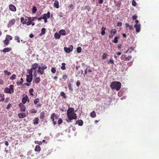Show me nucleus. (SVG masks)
Wrapping results in <instances>:
<instances>
[{
  "label": "nucleus",
  "instance_id": "44",
  "mask_svg": "<svg viewBox=\"0 0 159 159\" xmlns=\"http://www.w3.org/2000/svg\"><path fill=\"white\" fill-rule=\"evenodd\" d=\"M118 38L117 37H115L114 38V40L112 41V42L114 43H116L118 42Z\"/></svg>",
  "mask_w": 159,
  "mask_h": 159
},
{
  "label": "nucleus",
  "instance_id": "3",
  "mask_svg": "<svg viewBox=\"0 0 159 159\" xmlns=\"http://www.w3.org/2000/svg\"><path fill=\"white\" fill-rule=\"evenodd\" d=\"M43 65V64H42V67L40 66L39 67L37 71V73H39L41 75H43L44 74V70L46 69L47 68V66L45 64L42 66Z\"/></svg>",
  "mask_w": 159,
  "mask_h": 159
},
{
  "label": "nucleus",
  "instance_id": "57",
  "mask_svg": "<svg viewBox=\"0 0 159 159\" xmlns=\"http://www.w3.org/2000/svg\"><path fill=\"white\" fill-rule=\"evenodd\" d=\"M28 24L29 25H32V26H34V25L35 23L33 22L30 21V22L28 23Z\"/></svg>",
  "mask_w": 159,
  "mask_h": 159
},
{
  "label": "nucleus",
  "instance_id": "4",
  "mask_svg": "<svg viewBox=\"0 0 159 159\" xmlns=\"http://www.w3.org/2000/svg\"><path fill=\"white\" fill-rule=\"evenodd\" d=\"M30 19H31L30 18L27 16H25V19L24 17H22L20 18L21 22L23 25L25 24L28 26L29 25L28 23L30 22Z\"/></svg>",
  "mask_w": 159,
  "mask_h": 159
},
{
  "label": "nucleus",
  "instance_id": "22",
  "mask_svg": "<svg viewBox=\"0 0 159 159\" xmlns=\"http://www.w3.org/2000/svg\"><path fill=\"white\" fill-rule=\"evenodd\" d=\"M46 32V29L45 28H43L41 30V33L39 34V35L41 36L44 34Z\"/></svg>",
  "mask_w": 159,
  "mask_h": 159
},
{
  "label": "nucleus",
  "instance_id": "14",
  "mask_svg": "<svg viewBox=\"0 0 159 159\" xmlns=\"http://www.w3.org/2000/svg\"><path fill=\"white\" fill-rule=\"evenodd\" d=\"M39 64L37 63H35L32 65L31 69L33 70H36L39 68Z\"/></svg>",
  "mask_w": 159,
  "mask_h": 159
},
{
  "label": "nucleus",
  "instance_id": "52",
  "mask_svg": "<svg viewBox=\"0 0 159 159\" xmlns=\"http://www.w3.org/2000/svg\"><path fill=\"white\" fill-rule=\"evenodd\" d=\"M58 125L61 124L62 122V120L61 118H59L58 120Z\"/></svg>",
  "mask_w": 159,
  "mask_h": 159
},
{
  "label": "nucleus",
  "instance_id": "41",
  "mask_svg": "<svg viewBox=\"0 0 159 159\" xmlns=\"http://www.w3.org/2000/svg\"><path fill=\"white\" fill-rule=\"evenodd\" d=\"M12 39V37L11 36H10V35H6V39H8V40H11Z\"/></svg>",
  "mask_w": 159,
  "mask_h": 159
},
{
  "label": "nucleus",
  "instance_id": "30",
  "mask_svg": "<svg viewBox=\"0 0 159 159\" xmlns=\"http://www.w3.org/2000/svg\"><path fill=\"white\" fill-rule=\"evenodd\" d=\"M34 92V89L33 88L30 89V90H29V93L30 95L32 96H34L33 94V93Z\"/></svg>",
  "mask_w": 159,
  "mask_h": 159
},
{
  "label": "nucleus",
  "instance_id": "51",
  "mask_svg": "<svg viewBox=\"0 0 159 159\" xmlns=\"http://www.w3.org/2000/svg\"><path fill=\"white\" fill-rule=\"evenodd\" d=\"M68 87L70 90L71 91H72L73 90V89L72 87L71 84H68Z\"/></svg>",
  "mask_w": 159,
  "mask_h": 159
},
{
  "label": "nucleus",
  "instance_id": "24",
  "mask_svg": "<svg viewBox=\"0 0 159 159\" xmlns=\"http://www.w3.org/2000/svg\"><path fill=\"white\" fill-rule=\"evenodd\" d=\"M45 117V113L43 111L40 113V118L41 119H43Z\"/></svg>",
  "mask_w": 159,
  "mask_h": 159
},
{
  "label": "nucleus",
  "instance_id": "32",
  "mask_svg": "<svg viewBox=\"0 0 159 159\" xmlns=\"http://www.w3.org/2000/svg\"><path fill=\"white\" fill-rule=\"evenodd\" d=\"M39 119L37 117H36L35 119V120L33 122V123L34 124L37 125L39 123L38 122Z\"/></svg>",
  "mask_w": 159,
  "mask_h": 159
},
{
  "label": "nucleus",
  "instance_id": "17",
  "mask_svg": "<svg viewBox=\"0 0 159 159\" xmlns=\"http://www.w3.org/2000/svg\"><path fill=\"white\" fill-rule=\"evenodd\" d=\"M11 50V48H5L3 49L2 51L4 52H8Z\"/></svg>",
  "mask_w": 159,
  "mask_h": 159
},
{
  "label": "nucleus",
  "instance_id": "39",
  "mask_svg": "<svg viewBox=\"0 0 159 159\" xmlns=\"http://www.w3.org/2000/svg\"><path fill=\"white\" fill-rule=\"evenodd\" d=\"M108 63L109 64H114V60L112 59H110L108 61Z\"/></svg>",
  "mask_w": 159,
  "mask_h": 159
},
{
  "label": "nucleus",
  "instance_id": "38",
  "mask_svg": "<svg viewBox=\"0 0 159 159\" xmlns=\"http://www.w3.org/2000/svg\"><path fill=\"white\" fill-rule=\"evenodd\" d=\"M37 11V9L36 7L35 6L33 7L32 10V13H35Z\"/></svg>",
  "mask_w": 159,
  "mask_h": 159
},
{
  "label": "nucleus",
  "instance_id": "31",
  "mask_svg": "<svg viewBox=\"0 0 159 159\" xmlns=\"http://www.w3.org/2000/svg\"><path fill=\"white\" fill-rule=\"evenodd\" d=\"M134 50V49L132 47H131L127 51H126V53H127V52L131 53L132 51Z\"/></svg>",
  "mask_w": 159,
  "mask_h": 159
},
{
  "label": "nucleus",
  "instance_id": "11",
  "mask_svg": "<svg viewBox=\"0 0 159 159\" xmlns=\"http://www.w3.org/2000/svg\"><path fill=\"white\" fill-rule=\"evenodd\" d=\"M9 9L13 11H16V8L15 6L13 4H10L9 6Z\"/></svg>",
  "mask_w": 159,
  "mask_h": 159
},
{
  "label": "nucleus",
  "instance_id": "18",
  "mask_svg": "<svg viewBox=\"0 0 159 159\" xmlns=\"http://www.w3.org/2000/svg\"><path fill=\"white\" fill-rule=\"evenodd\" d=\"M54 7L57 8H59V2L57 0H55L54 3Z\"/></svg>",
  "mask_w": 159,
  "mask_h": 159
},
{
  "label": "nucleus",
  "instance_id": "59",
  "mask_svg": "<svg viewBox=\"0 0 159 159\" xmlns=\"http://www.w3.org/2000/svg\"><path fill=\"white\" fill-rule=\"evenodd\" d=\"M11 105L10 104H9L7 106V107H6V109H9L11 107Z\"/></svg>",
  "mask_w": 159,
  "mask_h": 159
},
{
  "label": "nucleus",
  "instance_id": "55",
  "mask_svg": "<svg viewBox=\"0 0 159 159\" xmlns=\"http://www.w3.org/2000/svg\"><path fill=\"white\" fill-rule=\"evenodd\" d=\"M131 58V57L130 56H129L128 57L125 58V60L129 61Z\"/></svg>",
  "mask_w": 159,
  "mask_h": 159
},
{
  "label": "nucleus",
  "instance_id": "42",
  "mask_svg": "<svg viewBox=\"0 0 159 159\" xmlns=\"http://www.w3.org/2000/svg\"><path fill=\"white\" fill-rule=\"evenodd\" d=\"M62 66L61 67V69L62 70H65L66 69L65 65L66 64L64 63H62Z\"/></svg>",
  "mask_w": 159,
  "mask_h": 159
},
{
  "label": "nucleus",
  "instance_id": "48",
  "mask_svg": "<svg viewBox=\"0 0 159 159\" xmlns=\"http://www.w3.org/2000/svg\"><path fill=\"white\" fill-rule=\"evenodd\" d=\"M107 54L105 53H104L103 54L102 56V59L104 60L106 59L107 57Z\"/></svg>",
  "mask_w": 159,
  "mask_h": 159
},
{
  "label": "nucleus",
  "instance_id": "15",
  "mask_svg": "<svg viewBox=\"0 0 159 159\" xmlns=\"http://www.w3.org/2000/svg\"><path fill=\"white\" fill-rule=\"evenodd\" d=\"M18 116L20 118H23L26 116V114L24 112L18 114Z\"/></svg>",
  "mask_w": 159,
  "mask_h": 159
},
{
  "label": "nucleus",
  "instance_id": "35",
  "mask_svg": "<svg viewBox=\"0 0 159 159\" xmlns=\"http://www.w3.org/2000/svg\"><path fill=\"white\" fill-rule=\"evenodd\" d=\"M60 95H61L63 97V98H66V94L65 93L63 92H61L60 93Z\"/></svg>",
  "mask_w": 159,
  "mask_h": 159
},
{
  "label": "nucleus",
  "instance_id": "46",
  "mask_svg": "<svg viewBox=\"0 0 159 159\" xmlns=\"http://www.w3.org/2000/svg\"><path fill=\"white\" fill-rule=\"evenodd\" d=\"M56 70L55 67H52L51 69V71L53 73H55L56 72Z\"/></svg>",
  "mask_w": 159,
  "mask_h": 159
},
{
  "label": "nucleus",
  "instance_id": "29",
  "mask_svg": "<svg viewBox=\"0 0 159 159\" xmlns=\"http://www.w3.org/2000/svg\"><path fill=\"white\" fill-rule=\"evenodd\" d=\"M10 88H9L10 90L11 91V92L13 93H14V86L13 85L11 84L9 86Z\"/></svg>",
  "mask_w": 159,
  "mask_h": 159
},
{
  "label": "nucleus",
  "instance_id": "5",
  "mask_svg": "<svg viewBox=\"0 0 159 159\" xmlns=\"http://www.w3.org/2000/svg\"><path fill=\"white\" fill-rule=\"evenodd\" d=\"M73 48V46L71 45L69 48L64 47V50L66 52L68 53L72 51Z\"/></svg>",
  "mask_w": 159,
  "mask_h": 159
},
{
  "label": "nucleus",
  "instance_id": "12",
  "mask_svg": "<svg viewBox=\"0 0 159 159\" xmlns=\"http://www.w3.org/2000/svg\"><path fill=\"white\" fill-rule=\"evenodd\" d=\"M32 76L27 75H26V81L27 82H31L32 80Z\"/></svg>",
  "mask_w": 159,
  "mask_h": 159
},
{
  "label": "nucleus",
  "instance_id": "58",
  "mask_svg": "<svg viewBox=\"0 0 159 159\" xmlns=\"http://www.w3.org/2000/svg\"><path fill=\"white\" fill-rule=\"evenodd\" d=\"M122 23L120 22H119L117 23V25L119 27H120L122 26Z\"/></svg>",
  "mask_w": 159,
  "mask_h": 159
},
{
  "label": "nucleus",
  "instance_id": "47",
  "mask_svg": "<svg viewBox=\"0 0 159 159\" xmlns=\"http://www.w3.org/2000/svg\"><path fill=\"white\" fill-rule=\"evenodd\" d=\"M82 50L81 48L80 47H78L77 48V52L78 53H80Z\"/></svg>",
  "mask_w": 159,
  "mask_h": 159
},
{
  "label": "nucleus",
  "instance_id": "20",
  "mask_svg": "<svg viewBox=\"0 0 159 159\" xmlns=\"http://www.w3.org/2000/svg\"><path fill=\"white\" fill-rule=\"evenodd\" d=\"M90 116L92 118H94L96 116L95 112L94 111H93L92 112L90 113Z\"/></svg>",
  "mask_w": 159,
  "mask_h": 159
},
{
  "label": "nucleus",
  "instance_id": "1",
  "mask_svg": "<svg viewBox=\"0 0 159 159\" xmlns=\"http://www.w3.org/2000/svg\"><path fill=\"white\" fill-rule=\"evenodd\" d=\"M74 109L73 107L69 108L67 112V115L68 117L69 120H66V121L68 122H71V120L73 119H76L77 118V116L76 113L74 112Z\"/></svg>",
  "mask_w": 159,
  "mask_h": 159
},
{
  "label": "nucleus",
  "instance_id": "37",
  "mask_svg": "<svg viewBox=\"0 0 159 159\" xmlns=\"http://www.w3.org/2000/svg\"><path fill=\"white\" fill-rule=\"evenodd\" d=\"M23 82V79L22 78L20 79V81L19 82H17V84L18 85H21Z\"/></svg>",
  "mask_w": 159,
  "mask_h": 159
},
{
  "label": "nucleus",
  "instance_id": "23",
  "mask_svg": "<svg viewBox=\"0 0 159 159\" xmlns=\"http://www.w3.org/2000/svg\"><path fill=\"white\" fill-rule=\"evenodd\" d=\"M41 150L40 147L39 145H37L36 146L34 150L36 152L40 151Z\"/></svg>",
  "mask_w": 159,
  "mask_h": 159
},
{
  "label": "nucleus",
  "instance_id": "45",
  "mask_svg": "<svg viewBox=\"0 0 159 159\" xmlns=\"http://www.w3.org/2000/svg\"><path fill=\"white\" fill-rule=\"evenodd\" d=\"M25 110L26 107L25 106L24 107H22L20 108V111L21 112L25 111Z\"/></svg>",
  "mask_w": 159,
  "mask_h": 159
},
{
  "label": "nucleus",
  "instance_id": "8",
  "mask_svg": "<svg viewBox=\"0 0 159 159\" xmlns=\"http://www.w3.org/2000/svg\"><path fill=\"white\" fill-rule=\"evenodd\" d=\"M16 22L15 19H12L7 24L8 27H10L14 24Z\"/></svg>",
  "mask_w": 159,
  "mask_h": 159
},
{
  "label": "nucleus",
  "instance_id": "40",
  "mask_svg": "<svg viewBox=\"0 0 159 159\" xmlns=\"http://www.w3.org/2000/svg\"><path fill=\"white\" fill-rule=\"evenodd\" d=\"M27 71H29V72L28 73L29 74V75L32 76V73H33V69L31 68L30 70H27Z\"/></svg>",
  "mask_w": 159,
  "mask_h": 159
},
{
  "label": "nucleus",
  "instance_id": "62",
  "mask_svg": "<svg viewBox=\"0 0 159 159\" xmlns=\"http://www.w3.org/2000/svg\"><path fill=\"white\" fill-rule=\"evenodd\" d=\"M37 72L36 70H35L34 72V75L35 77H36L37 76Z\"/></svg>",
  "mask_w": 159,
  "mask_h": 159
},
{
  "label": "nucleus",
  "instance_id": "21",
  "mask_svg": "<svg viewBox=\"0 0 159 159\" xmlns=\"http://www.w3.org/2000/svg\"><path fill=\"white\" fill-rule=\"evenodd\" d=\"M59 34L61 35H65L66 34V32L64 30H61L59 31Z\"/></svg>",
  "mask_w": 159,
  "mask_h": 159
},
{
  "label": "nucleus",
  "instance_id": "49",
  "mask_svg": "<svg viewBox=\"0 0 159 159\" xmlns=\"http://www.w3.org/2000/svg\"><path fill=\"white\" fill-rule=\"evenodd\" d=\"M39 99L38 98H36L34 101V103L35 104H37L39 102Z\"/></svg>",
  "mask_w": 159,
  "mask_h": 159
},
{
  "label": "nucleus",
  "instance_id": "25",
  "mask_svg": "<svg viewBox=\"0 0 159 159\" xmlns=\"http://www.w3.org/2000/svg\"><path fill=\"white\" fill-rule=\"evenodd\" d=\"M40 81V79L39 77H36L35 79V83L36 84L39 83Z\"/></svg>",
  "mask_w": 159,
  "mask_h": 159
},
{
  "label": "nucleus",
  "instance_id": "34",
  "mask_svg": "<svg viewBox=\"0 0 159 159\" xmlns=\"http://www.w3.org/2000/svg\"><path fill=\"white\" fill-rule=\"evenodd\" d=\"M4 44L6 45H8L9 43V40H8V39H6L4 41Z\"/></svg>",
  "mask_w": 159,
  "mask_h": 159
},
{
  "label": "nucleus",
  "instance_id": "27",
  "mask_svg": "<svg viewBox=\"0 0 159 159\" xmlns=\"http://www.w3.org/2000/svg\"><path fill=\"white\" fill-rule=\"evenodd\" d=\"M4 74L6 75H11V73L10 72L8 71L7 70H5L4 71Z\"/></svg>",
  "mask_w": 159,
  "mask_h": 159
},
{
  "label": "nucleus",
  "instance_id": "63",
  "mask_svg": "<svg viewBox=\"0 0 159 159\" xmlns=\"http://www.w3.org/2000/svg\"><path fill=\"white\" fill-rule=\"evenodd\" d=\"M4 95L3 93H1L0 94V98H4Z\"/></svg>",
  "mask_w": 159,
  "mask_h": 159
},
{
  "label": "nucleus",
  "instance_id": "2",
  "mask_svg": "<svg viewBox=\"0 0 159 159\" xmlns=\"http://www.w3.org/2000/svg\"><path fill=\"white\" fill-rule=\"evenodd\" d=\"M110 87L112 89H116L118 91L121 88V84L119 82L114 81L111 83Z\"/></svg>",
  "mask_w": 159,
  "mask_h": 159
},
{
  "label": "nucleus",
  "instance_id": "26",
  "mask_svg": "<svg viewBox=\"0 0 159 159\" xmlns=\"http://www.w3.org/2000/svg\"><path fill=\"white\" fill-rule=\"evenodd\" d=\"M61 37L60 35L57 34V33H55L54 34V37L55 39H58L60 38Z\"/></svg>",
  "mask_w": 159,
  "mask_h": 159
},
{
  "label": "nucleus",
  "instance_id": "50",
  "mask_svg": "<svg viewBox=\"0 0 159 159\" xmlns=\"http://www.w3.org/2000/svg\"><path fill=\"white\" fill-rule=\"evenodd\" d=\"M132 5L134 6H136L137 3L134 0L132 1Z\"/></svg>",
  "mask_w": 159,
  "mask_h": 159
},
{
  "label": "nucleus",
  "instance_id": "9",
  "mask_svg": "<svg viewBox=\"0 0 159 159\" xmlns=\"http://www.w3.org/2000/svg\"><path fill=\"white\" fill-rule=\"evenodd\" d=\"M42 18L44 19H47V18H49L50 16V13L49 11L48 12L47 14H44L43 15Z\"/></svg>",
  "mask_w": 159,
  "mask_h": 159
},
{
  "label": "nucleus",
  "instance_id": "53",
  "mask_svg": "<svg viewBox=\"0 0 159 159\" xmlns=\"http://www.w3.org/2000/svg\"><path fill=\"white\" fill-rule=\"evenodd\" d=\"M34 143L35 144H38L39 145H41L42 144V142L39 141H35Z\"/></svg>",
  "mask_w": 159,
  "mask_h": 159
},
{
  "label": "nucleus",
  "instance_id": "10",
  "mask_svg": "<svg viewBox=\"0 0 159 159\" xmlns=\"http://www.w3.org/2000/svg\"><path fill=\"white\" fill-rule=\"evenodd\" d=\"M134 27L135 28H136V32H139L140 30V25H134Z\"/></svg>",
  "mask_w": 159,
  "mask_h": 159
},
{
  "label": "nucleus",
  "instance_id": "60",
  "mask_svg": "<svg viewBox=\"0 0 159 159\" xmlns=\"http://www.w3.org/2000/svg\"><path fill=\"white\" fill-rule=\"evenodd\" d=\"M137 17V16L135 15H134L132 17V19L133 20H136Z\"/></svg>",
  "mask_w": 159,
  "mask_h": 159
},
{
  "label": "nucleus",
  "instance_id": "43",
  "mask_svg": "<svg viewBox=\"0 0 159 159\" xmlns=\"http://www.w3.org/2000/svg\"><path fill=\"white\" fill-rule=\"evenodd\" d=\"M31 113H36L37 112V111L35 110L34 108H33L30 111Z\"/></svg>",
  "mask_w": 159,
  "mask_h": 159
},
{
  "label": "nucleus",
  "instance_id": "56",
  "mask_svg": "<svg viewBox=\"0 0 159 159\" xmlns=\"http://www.w3.org/2000/svg\"><path fill=\"white\" fill-rule=\"evenodd\" d=\"M76 85L77 87L79 86L80 84V82L79 80H78L76 83Z\"/></svg>",
  "mask_w": 159,
  "mask_h": 159
},
{
  "label": "nucleus",
  "instance_id": "36",
  "mask_svg": "<svg viewBox=\"0 0 159 159\" xmlns=\"http://www.w3.org/2000/svg\"><path fill=\"white\" fill-rule=\"evenodd\" d=\"M16 78V76L15 74L13 75L10 77V79L11 80H13L15 79Z\"/></svg>",
  "mask_w": 159,
  "mask_h": 159
},
{
  "label": "nucleus",
  "instance_id": "33",
  "mask_svg": "<svg viewBox=\"0 0 159 159\" xmlns=\"http://www.w3.org/2000/svg\"><path fill=\"white\" fill-rule=\"evenodd\" d=\"M15 40H17V42L18 43H20V38H19V37L18 36H16L15 37Z\"/></svg>",
  "mask_w": 159,
  "mask_h": 159
},
{
  "label": "nucleus",
  "instance_id": "54",
  "mask_svg": "<svg viewBox=\"0 0 159 159\" xmlns=\"http://www.w3.org/2000/svg\"><path fill=\"white\" fill-rule=\"evenodd\" d=\"M67 78V75H63L62 76V79L64 80H66Z\"/></svg>",
  "mask_w": 159,
  "mask_h": 159
},
{
  "label": "nucleus",
  "instance_id": "7",
  "mask_svg": "<svg viewBox=\"0 0 159 159\" xmlns=\"http://www.w3.org/2000/svg\"><path fill=\"white\" fill-rule=\"evenodd\" d=\"M49 150L47 149H45L42 151V155L43 157H45L49 154Z\"/></svg>",
  "mask_w": 159,
  "mask_h": 159
},
{
  "label": "nucleus",
  "instance_id": "64",
  "mask_svg": "<svg viewBox=\"0 0 159 159\" xmlns=\"http://www.w3.org/2000/svg\"><path fill=\"white\" fill-rule=\"evenodd\" d=\"M103 2V0H99L98 2V3L100 4L102 3Z\"/></svg>",
  "mask_w": 159,
  "mask_h": 159
},
{
  "label": "nucleus",
  "instance_id": "13",
  "mask_svg": "<svg viewBox=\"0 0 159 159\" xmlns=\"http://www.w3.org/2000/svg\"><path fill=\"white\" fill-rule=\"evenodd\" d=\"M83 121L81 120H77L75 125L78 124L79 126H81L83 125Z\"/></svg>",
  "mask_w": 159,
  "mask_h": 159
},
{
  "label": "nucleus",
  "instance_id": "16",
  "mask_svg": "<svg viewBox=\"0 0 159 159\" xmlns=\"http://www.w3.org/2000/svg\"><path fill=\"white\" fill-rule=\"evenodd\" d=\"M27 99H28V97L27 95L22 98V102L23 104H25L26 102Z\"/></svg>",
  "mask_w": 159,
  "mask_h": 159
},
{
  "label": "nucleus",
  "instance_id": "6",
  "mask_svg": "<svg viewBox=\"0 0 159 159\" xmlns=\"http://www.w3.org/2000/svg\"><path fill=\"white\" fill-rule=\"evenodd\" d=\"M117 30L116 29H112L110 31V35L109 36L110 38H112L114 35L116 33Z\"/></svg>",
  "mask_w": 159,
  "mask_h": 159
},
{
  "label": "nucleus",
  "instance_id": "61",
  "mask_svg": "<svg viewBox=\"0 0 159 159\" xmlns=\"http://www.w3.org/2000/svg\"><path fill=\"white\" fill-rule=\"evenodd\" d=\"M19 107H20V108L24 106L23 105V104L21 103H20L19 104Z\"/></svg>",
  "mask_w": 159,
  "mask_h": 159
},
{
  "label": "nucleus",
  "instance_id": "28",
  "mask_svg": "<svg viewBox=\"0 0 159 159\" xmlns=\"http://www.w3.org/2000/svg\"><path fill=\"white\" fill-rule=\"evenodd\" d=\"M56 116V115L55 113H53L51 114L50 118L52 121H53L54 120V117Z\"/></svg>",
  "mask_w": 159,
  "mask_h": 159
},
{
  "label": "nucleus",
  "instance_id": "19",
  "mask_svg": "<svg viewBox=\"0 0 159 159\" xmlns=\"http://www.w3.org/2000/svg\"><path fill=\"white\" fill-rule=\"evenodd\" d=\"M5 92L7 93H9L11 94L12 93L11 92L10 89L8 87L4 89Z\"/></svg>",
  "mask_w": 159,
  "mask_h": 159
}]
</instances>
